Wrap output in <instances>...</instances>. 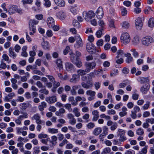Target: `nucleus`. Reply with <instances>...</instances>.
<instances>
[{
	"mask_svg": "<svg viewBox=\"0 0 154 154\" xmlns=\"http://www.w3.org/2000/svg\"><path fill=\"white\" fill-rule=\"evenodd\" d=\"M141 42L143 45L148 46L151 45L153 42V38L150 36H146L142 38Z\"/></svg>",
	"mask_w": 154,
	"mask_h": 154,
	"instance_id": "obj_1",
	"label": "nucleus"
},
{
	"mask_svg": "<svg viewBox=\"0 0 154 154\" xmlns=\"http://www.w3.org/2000/svg\"><path fill=\"white\" fill-rule=\"evenodd\" d=\"M78 40L77 41L76 43L74 45L75 48H79L80 47H82L83 46L82 40L79 37H78Z\"/></svg>",
	"mask_w": 154,
	"mask_h": 154,
	"instance_id": "obj_16",
	"label": "nucleus"
},
{
	"mask_svg": "<svg viewBox=\"0 0 154 154\" xmlns=\"http://www.w3.org/2000/svg\"><path fill=\"white\" fill-rule=\"evenodd\" d=\"M113 142V144L115 145L119 146L122 144L121 142L119 139V140L116 139L114 140Z\"/></svg>",
	"mask_w": 154,
	"mask_h": 154,
	"instance_id": "obj_57",
	"label": "nucleus"
},
{
	"mask_svg": "<svg viewBox=\"0 0 154 154\" xmlns=\"http://www.w3.org/2000/svg\"><path fill=\"white\" fill-rule=\"evenodd\" d=\"M121 42L124 44H127L129 43L131 38L129 34L126 32L122 33L120 37Z\"/></svg>",
	"mask_w": 154,
	"mask_h": 154,
	"instance_id": "obj_2",
	"label": "nucleus"
},
{
	"mask_svg": "<svg viewBox=\"0 0 154 154\" xmlns=\"http://www.w3.org/2000/svg\"><path fill=\"white\" fill-rule=\"evenodd\" d=\"M9 56L14 59L17 56V54L14 51V49L12 47H10L9 49Z\"/></svg>",
	"mask_w": 154,
	"mask_h": 154,
	"instance_id": "obj_13",
	"label": "nucleus"
},
{
	"mask_svg": "<svg viewBox=\"0 0 154 154\" xmlns=\"http://www.w3.org/2000/svg\"><path fill=\"white\" fill-rule=\"evenodd\" d=\"M47 106V103L44 101L42 102L38 106L39 110L42 112Z\"/></svg>",
	"mask_w": 154,
	"mask_h": 154,
	"instance_id": "obj_22",
	"label": "nucleus"
},
{
	"mask_svg": "<svg viewBox=\"0 0 154 154\" xmlns=\"http://www.w3.org/2000/svg\"><path fill=\"white\" fill-rule=\"evenodd\" d=\"M48 131L49 133L52 134H56L58 132V129L49 128L48 129Z\"/></svg>",
	"mask_w": 154,
	"mask_h": 154,
	"instance_id": "obj_34",
	"label": "nucleus"
},
{
	"mask_svg": "<svg viewBox=\"0 0 154 154\" xmlns=\"http://www.w3.org/2000/svg\"><path fill=\"white\" fill-rule=\"evenodd\" d=\"M56 16L57 18L60 20H63L66 17V14L63 11H60L56 14Z\"/></svg>",
	"mask_w": 154,
	"mask_h": 154,
	"instance_id": "obj_11",
	"label": "nucleus"
},
{
	"mask_svg": "<svg viewBox=\"0 0 154 154\" xmlns=\"http://www.w3.org/2000/svg\"><path fill=\"white\" fill-rule=\"evenodd\" d=\"M57 75L59 79L61 80H66L68 79V76L67 75H65L63 76L61 73L59 72L57 73Z\"/></svg>",
	"mask_w": 154,
	"mask_h": 154,
	"instance_id": "obj_25",
	"label": "nucleus"
},
{
	"mask_svg": "<svg viewBox=\"0 0 154 154\" xmlns=\"http://www.w3.org/2000/svg\"><path fill=\"white\" fill-rule=\"evenodd\" d=\"M150 103L149 101H147L146 102V103L142 107V108L144 110L147 109L150 106Z\"/></svg>",
	"mask_w": 154,
	"mask_h": 154,
	"instance_id": "obj_47",
	"label": "nucleus"
},
{
	"mask_svg": "<svg viewBox=\"0 0 154 154\" xmlns=\"http://www.w3.org/2000/svg\"><path fill=\"white\" fill-rule=\"evenodd\" d=\"M51 140L50 142L53 145H55L57 143L56 142L57 140V138L56 136L54 135L51 137Z\"/></svg>",
	"mask_w": 154,
	"mask_h": 154,
	"instance_id": "obj_31",
	"label": "nucleus"
},
{
	"mask_svg": "<svg viewBox=\"0 0 154 154\" xmlns=\"http://www.w3.org/2000/svg\"><path fill=\"white\" fill-rule=\"evenodd\" d=\"M141 38L139 35L135 36V45H138L141 44Z\"/></svg>",
	"mask_w": 154,
	"mask_h": 154,
	"instance_id": "obj_35",
	"label": "nucleus"
},
{
	"mask_svg": "<svg viewBox=\"0 0 154 154\" xmlns=\"http://www.w3.org/2000/svg\"><path fill=\"white\" fill-rule=\"evenodd\" d=\"M86 94L88 95H90L91 96H94L96 93L94 91L91 90H89L86 91Z\"/></svg>",
	"mask_w": 154,
	"mask_h": 154,
	"instance_id": "obj_43",
	"label": "nucleus"
},
{
	"mask_svg": "<svg viewBox=\"0 0 154 154\" xmlns=\"http://www.w3.org/2000/svg\"><path fill=\"white\" fill-rule=\"evenodd\" d=\"M129 82L128 80H127L123 81V82L120 83L119 85V88H123L125 87L126 85H127Z\"/></svg>",
	"mask_w": 154,
	"mask_h": 154,
	"instance_id": "obj_36",
	"label": "nucleus"
},
{
	"mask_svg": "<svg viewBox=\"0 0 154 154\" xmlns=\"http://www.w3.org/2000/svg\"><path fill=\"white\" fill-rule=\"evenodd\" d=\"M79 9L78 7L77 6H75L72 7L70 9V11L74 14H77L78 11Z\"/></svg>",
	"mask_w": 154,
	"mask_h": 154,
	"instance_id": "obj_29",
	"label": "nucleus"
},
{
	"mask_svg": "<svg viewBox=\"0 0 154 154\" xmlns=\"http://www.w3.org/2000/svg\"><path fill=\"white\" fill-rule=\"evenodd\" d=\"M86 72L85 69V70L82 69H79L77 71V75L80 76H83L86 74Z\"/></svg>",
	"mask_w": 154,
	"mask_h": 154,
	"instance_id": "obj_32",
	"label": "nucleus"
},
{
	"mask_svg": "<svg viewBox=\"0 0 154 154\" xmlns=\"http://www.w3.org/2000/svg\"><path fill=\"white\" fill-rule=\"evenodd\" d=\"M103 41L102 39L99 40L97 42V44L98 46H102L103 45Z\"/></svg>",
	"mask_w": 154,
	"mask_h": 154,
	"instance_id": "obj_64",
	"label": "nucleus"
},
{
	"mask_svg": "<svg viewBox=\"0 0 154 154\" xmlns=\"http://www.w3.org/2000/svg\"><path fill=\"white\" fill-rule=\"evenodd\" d=\"M95 124L93 122H90L87 125V127L90 129L93 128Z\"/></svg>",
	"mask_w": 154,
	"mask_h": 154,
	"instance_id": "obj_61",
	"label": "nucleus"
},
{
	"mask_svg": "<svg viewBox=\"0 0 154 154\" xmlns=\"http://www.w3.org/2000/svg\"><path fill=\"white\" fill-rule=\"evenodd\" d=\"M47 23L48 27L51 28L54 25V20L51 17H48L47 20Z\"/></svg>",
	"mask_w": 154,
	"mask_h": 154,
	"instance_id": "obj_10",
	"label": "nucleus"
},
{
	"mask_svg": "<svg viewBox=\"0 0 154 154\" xmlns=\"http://www.w3.org/2000/svg\"><path fill=\"white\" fill-rule=\"evenodd\" d=\"M103 11L102 8L99 7L96 12V15L98 19L102 18L103 16Z\"/></svg>",
	"mask_w": 154,
	"mask_h": 154,
	"instance_id": "obj_9",
	"label": "nucleus"
},
{
	"mask_svg": "<svg viewBox=\"0 0 154 154\" xmlns=\"http://www.w3.org/2000/svg\"><path fill=\"white\" fill-rule=\"evenodd\" d=\"M148 26L152 28L154 26V18L151 17L149 18L148 23Z\"/></svg>",
	"mask_w": 154,
	"mask_h": 154,
	"instance_id": "obj_27",
	"label": "nucleus"
},
{
	"mask_svg": "<svg viewBox=\"0 0 154 154\" xmlns=\"http://www.w3.org/2000/svg\"><path fill=\"white\" fill-rule=\"evenodd\" d=\"M103 134L106 135L108 134V128L106 126H104L103 127Z\"/></svg>",
	"mask_w": 154,
	"mask_h": 154,
	"instance_id": "obj_60",
	"label": "nucleus"
},
{
	"mask_svg": "<svg viewBox=\"0 0 154 154\" xmlns=\"http://www.w3.org/2000/svg\"><path fill=\"white\" fill-rule=\"evenodd\" d=\"M38 22V21L35 20H30L29 23V26H35V25L37 24Z\"/></svg>",
	"mask_w": 154,
	"mask_h": 154,
	"instance_id": "obj_39",
	"label": "nucleus"
},
{
	"mask_svg": "<svg viewBox=\"0 0 154 154\" xmlns=\"http://www.w3.org/2000/svg\"><path fill=\"white\" fill-rule=\"evenodd\" d=\"M84 17L87 21H89L90 19L93 18L95 16V13L92 11H89L87 12L84 11L83 13Z\"/></svg>",
	"mask_w": 154,
	"mask_h": 154,
	"instance_id": "obj_4",
	"label": "nucleus"
},
{
	"mask_svg": "<svg viewBox=\"0 0 154 154\" xmlns=\"http://www.w3.org/2000/svg\"><path fill=\"white\" fill-rule=\"evenodd\" d=\"M150 11H153V10L151 9V7L148 6L146 7L145 9L143 10L144 13L146 14H149Z\"/></svg>",
	"mask_w": 154,
	"mask_h": 154,
	"instance_id": "obj_45",
	"label": "nucleus"
},
{
	"mask_svg": "<svg viewBox=\"0 0 154 154\" xmlns=\"http://www.w3.org/2000/svg\"><path fill=\"white\" fill-rule=\"evenodd\" d=\"M86 49L88 52L93 51L92 50H94L95 48L94 45L91 43H88L87 44Z\"/></svg>",
	"mask_w": 154,
	"mask_h": 154,
	"instance_id": "obj_17",
	"label": "nucleus"
},
{
	"mask_svg": "<svg viewBox=\"0 0 154 154\" xmlns=\"http://www.w3.org/2000/svg\"><path fill=\"white\" fill-rule=\"evenodd\" d=\"M65 112V110L63 108H60L58 111H56V115L57 116H60L61 114L64 113Z\"/></svg>",
	"mask_w": 154,
	"mask_h": 154,
	"instance_id": "obj_38",
	"label": "nucleus"
},
{
	"mask_svg": "<svg viewBox=\"0 0 154 154\" xmlns=\"http://www.w3.org/2000/svg\"><path fill=\"white\" fill-rule=\"evenodd\" d=\"M72 25L78 28H79L80 26L79 23L77 20H73Z\"/></svg>",
	"mask_w": 154,
	"mask_h": 154,
	"instance_id": "obj_46",
	"label": "nucleus"
},
{
	"mask_svg": "<svg viewBox=\"0 0 154 154\" xmlns=\"http://www.w3.org/2000/svg\"><path fill=\"white\" fill-rule=\"evenodd\" d=\"M33 2V0H23L22 1V2L23 5L25 4H31Z\"/></svg>",
	"mask_w": 154,
	"mask_h": 154,
	"instance_id": "obj_56",
	"label": "nucleus"
},
{
	"mask_svg": "<svg viewBox=\"0 0 154 154\" xmlns=\"http://www.w3.org/2000/svg\"><path fill=\"white\" fill-rule=\"evenodd\" d=\"M143 23L142 18L138 17L135 22V29L138 30H140L142 28Z\"/></svg>",
	"mask_w": 154,
	"mask_h": 154,
	"instance_id": "obj_6",
	"label": "nucleus"
},
{
	"mask_svg": "<svg viewBox=\"0 0 154 154\" xmlns=\"http://www.w3.org/2000/svg\"><path fill=\"white\" fill-rule=\"evenodd\" d=\"M103 30L104 29L101 28L97 31L96 33V35L97 38H100L101 37L103 34Z\"/></svg>",
	"mask_w": 154,
	"mask_h": 154,
	"instance_id": "obj_30",
	"label": "nucleus"
},
{
	"mask_svg": "<svg viewBox=\"0 0 154 154\" xmlns=\"http://www.w3.org/2000/svg\"><path fill=\"white\" fill-rule=\"evenodd\" d=\"M43 88V89L39 90V92L46 95H48L49 93L48 91L46 89L45 87Z\"/></svg>",
	"mask_w": 154,
	"mask_h": 154,
	"instance_id": "obj_49",
	"label": "nucleus"
},
{
	"mask_svg": "<svg viewBox=\"0 0 154 154\" xmlns=\"http://www.w3.org/2000/svg\"><path fill=\"white\" fill-rule=\"evenodd\" d=\"M45 100L49 103L52 104L56 102L57 100V98L55 96H53L51 97H47L45 98Z\"/></svg>",
	"mask_w": 154,
	"mask_h": 154,
	"instance_id": "obj_7",
	"label": "nucleus"
},
{
	"mask_svg": "<svg viewBox=\"0 0 154 154\" xmlns=\"http://www.w3.org/2000/svg\"><path fill=\"white\" fill-rule=\"evenodd\" d=\"M117 134L118 136H122L125 135V131L123 130L119 129L118 130Z\"/></svg>",
	"mask_w": 154,
	"mask_h": 154,
	"instance_id": "obj_41",
	"label": "nucleus"
},
{
	"mask_svg": "<svg viewBox=\"0 0 154 154\" xmlns=\"http://www.w3.org/2000/svg\"><path fill=\"white\" fill-rule=\"evenodd\" d=\"M65 68L66 70L68 71H71L74 69V66L70 62H66L65 64Z\"/></svg>",
	"mask_w": 154,
	"mask_h": 154,
	"instance_id": "obj_12",
	"label": "nucleus"
},
{
	"mask_svg": "<svg viewBox=\"0 0 154 154\" xmlns=\"http://www.w3.org/2000/svg\"><path fill=\"white\" fill-rule=\"evenodd\" d=\"M98 24L100 26L101 28L104 29V26H105L104 22L102 20H100L98 21Z\"/></svg>",
	"mask_w": 154,
	"mask_h": 154,
	"instance_id": "obj_58",
	"label": "nucleus"
},
{
	"mask_svg": "<svg viewBox=\"0 0 154 154\" xmlns=\"http://www.w3.org/2000/svg\"><path fill=\"white\" fill-rule=\"evenodd\" d=\"M148 146H146L145 147L142 149L141 151H140L139 152H141L142 154H146L147 153V149L148 148Z\"/></svg>",
	"mask_w": 154,
	"mask_h": 154,
	"instance_id": "obj_59",
	"label": "nucleus"
},
{
	"mask_svg": "<svg viewBox=\"0 0 154 154\" xmlns=\"http://www.w3.org/2000/svg\"><path fill=\"white\" fill-rule=\"evenodd\" d=\"M85 71L86 73L90 72L91 70L94 68L96 66L95 62H87L85 64Z\"/></svg>",
	"mask_w": 154,
	"mask_h": 154,
	"instance_id": "obj_3",
	"label": "nucleus"
},
{
	"mask_svg": "<svg viewBox=\"0 0 154 154\" xmlns=\"http://www.w3.org/2000/svg\"><path fill=\"white\" fill-rule=\"evenodd\" d=\"M43 48L45 50H49L50 48L49 44L48 42H43L42 44Z\"/></svg>",
	"mask_w": 154,
	"mask_h": 154,
	"instance_id": "obj_24",
	"label": "nucleus"
},
{
	"mask_svg": "<svg viewBox=\"0 0 154 154\" xmlns=\"http://www.w3.org/2000/svg\"><path fill=\"white\" fill-rule=\"evenodd\" d=\"M120 9L121 11V14L122 16H125L127 14V11L126 8L124 7H121Z\"/></svg>",
	"mask_w": 154,
	"mask_h": 154,
	"instance_id": "obj_40",
	"label": "nucleus"
},
{
	"mask_svg": "<svg viewBox=\"0 0 154 154\" xmlns=\"http://www.w3.org/2000/svg\"><path fill=\"white\" fill-rule=\"evenodd\" d=\"M146 122H147L150 123L151 124H154V118H148L146 119Z\"/></svg>",
	"mask_w": 154,
	"mask_h": 154,
	"instance_id": "obj_62",
	"label": "nucleus"
},
{
	"mask_svg": "<svg viewBox=\"0 0 154 154\" xmlns=\"http://www.w3.org/2000/svg\"><path fill=\"white\" fill-rule=\"evenodd\" d=\"M102 131V129L101 128H96L94 129L93 132V134L95 136H97L101 133Z\"/></svg>",
	"mask_w": 154,
	"mask_h": 154,
	"instance_id": "obj_26",
	"label": "nucleus"
},
{
	"mask_svg": "<svg viewBox=\"0 0 154 154\" xmlns=\"http://www.w3.org/2000/svg\"><path fill=\"white\" fill-rule=\"evenodd\" d=\"M29 29L30 31H32L29 32L30 35H33L34 33H35L36 31L35 26H29Z\"/></svg>",
	"mask_w": 154,
	"mask_h": 154,
	"instance_id": "obj_33",
	"label": "nucleus"
},
{
	"mask_svg": "<svg viewBox=\"0 0 154 154\" xmlns=\"http://www.w3.org/2000/svg\"><path fill=\"white\" fill-rule=\"evenodd\" d=\"M72 112L74 113L76 117H79L81 115L80 112L79 111L77 107H75L73 109Z\"/></svg>",
	"mask_w": 154,
	"mask_h": 154,
	"instance_id": "obj_37",
	"label": "nucleus"
},
{
	"mask_svg": "<svg viewBox=\"0 0 154 154\" xmlns=\"http://www.w3.org/2000/svg\"><path fill=\"white\" fill-rule=\"evenodd\" d=\"M16 6L10 5L9 7L8 11L10 14H11L16 12Z\"/></svg>",
	"mask_w": 154,
	"mask_h": 154,
	"instance_id": "obj_19",
	"label": "nucleus"
},
{
	"mask_svg": "<svg viewBox=\"0 0 154 154\" xmlns=\"http://www.w3.org/2000/svg\"><path fill=\"white\" fill-rule=\"evenodd\" d=\"M82 85L83 88L88 89L91 88L93 85V84L91 82H90L89 85H88L84 82H82L81 84Z\"/></svg>",
	"mask_w": 154,
	"mask_h": 154,
	"instance_id": "obj_28",
	"label": "nucleus"
},
{
	"mask_svg": "<svg viewBox=\"0 0 154 154\" xmlns=\"http://www.w3.org/2000/svg\"><path fill=\"white\" fill-rule=\"evenodd\" d=\"M55 63L60 70L63 69V62L61 59L57 60L55 61Z\"/></svg>",
	"mask_w": 154,
	"mask_h": 154,
	"instance_id": "obj_18",
	"label": "nucleus"
},
{
	"mask_svg": "<svg viewBox=\"0 0 154 154\" xmlns=\"http://www.w3.org/2000/svg\"><path fill=\"white\" fill-rule=\"evenodd\" d=\"M111 151V149L109 147H106L104 149L101 154H107L110 152Z\"/></svg>",
	"mask_w": 154,
	"mask_h": 154,
	"instance_id": "obj_44",
	"label": "nucleus"
},
{
	"mask_svg": "<svg viewBox=\"0 0 154 154\" xmlns=\"http://www.w3.org/2000/svg\"><path fill=\"white\" fill-rule=\"evenodd\" d=\"M54 1L57 6L60 7H63L65 5V2L64 0H54Z\"/></svg>",
	"mask_w": 154,
	"mask_h": 154,
	"instance_id": "obj_14",
	"label": "nucleus"
},
{
	"mask_svg": "<svg viewBox=\"0 0 154 154\" xmlns=\"http://www.w3.org/2000/svg\"><path fill=\"white\" fill-rule=\"evenodd\" d=\"M17 133L18 134H22L23 131V129L22 128L17 127L16 128Z\"/></svg>",
	"mask_w": 154,
	"mask_h": 154,
	"instance_id": "obj_55",
	"label": "nucleus"
},
{
	"mask_svg": "<svg viewBox=\"0 0 154 154\" xmlns=\"http://www.w3.org/2000/svg\"><path fill=\"white\" fill-rule=\"evenodd\" d=\"M32 73L37 74L40 75H43V73L41 71L37 69L34 70L32 71Z\"/></svg>",
	"mask_w": 154,
	"mask_h": 154,
	"instance_id": "obj_53",
	"label": "nucleus"
},
{
	"mask_svg": "<svg viewBox=\"0 0 154 154\" xmlns=\"http://www.w3.org/2000/svg\"><path fill=\"white\" fill-rule=\"evenodd\" d=\"M69 119V122L72 125H74L76 123V119L74 118V116L72 113H69L67 115Z\"/></svg>",
	"mask_w": 154,
	"mask_h": 154,
	"instance_id": "obj_8",
	"label": "nucleus"
},
{
	"mask_svg": "<svg viewBox=\"0 0 154 154\" xmlns=\"http://www.w3.org/2000/svg\"><path fill=\"white\" fill-rule=\"evenodd\" d=\"M48 136L47 134L43 133H41L38 136V137L39 139L46 138L48 137Z\"/></svg>",
	"mask_w": 154,
	"mask_h": 154,
	"instance_id": "obj_50",
	"label": "nucleus"
},
{
	"mask_svg": "<svg viewBox=\"0 0 154 154\" xmlns=\"http://www.w3.org/2000/svg\"><path fill=\"white\" fill-rule=\"evenodd\" d=\"M57 138L60 141L62 140L64 138V135L62 134L59 133L57 134Z\"/></svg>",
	"mask_w": 154,
	"mask_h": 154,
	"instance_id": "obj_63",
	"label": "nucleus"
},
{
	"mask_svg": "<svg viewBox=\"0 0 154 154\" xmlns=\"http://www.w3.org/2000/svg\"><path fill=\"white\" fill-rule=\"evenodd\" d=\"M22 120L18 117L17 118L15 119L14 122L16 124L19 125H21Z\"/></svg>",
	"mask_w": 154,
	"mask_h": 154,
	"instance_id": "obj_54",
	"label": "nucleus"
},
{
	"mask_svg": "<svg viewBox=\"0 0 154 154\" xmlns=\"http://www.w3.org/2000/svg\"><path fill=\"white\" fill-rule=\"evenodd\" d=\"M117 55L116 56V58H118L120 57H122L124 54V52L122 50H118L117 53Z\"/></svg>",
	"mask_w": 154,
	"mask_h": 154,
	"instance_id": "obj_42",
	"label": "nucleus"
},
{
	"mask_svg": "<svg viewBox=\"0 0 154 154\" xmlns=\"http://www.w3.org/2000/svg\"><path fill=\"white\" fill-rule=\"evenodd\" d=\"M125 56L127 57L125 61L126 63H129L132 62L133 59L132 57H131V54L128 53L125 54Z\"/></svg>",
	"mask_w": 154,
	"mask_h": 154,
	"instance_id": "obj_21",
	"label": "nucleus"
},
{
	"mask_svg": "<svg viewBox=\"0 0 154 154\" xmlns=\"http://www.w3.org/2000/svg\"><path fill=\"white\" fill-rule=\"evenodd\" d=\"M73 63L77 67L79 68H81L82 65V63L80 60L79 58L76 57L75 60L74 62Z\"/></svg>",
	"mask_w": 154,
	"mask_h": 154,
	"instance_id": "obj_23",
	"label": "nucleus"
},
{
	"mask_svg": "<svg viewBox=\"0 0 154 154\" xmlns=\"http://www.w3.org/2000/svg\"><path fill=\"white\" fill-rule=\"evenodd\" d=\"M79 79V75L76 74H73L72 75V78L70 79V81L72 83H75Z\"/></svg>",
	"mask_w": 154,
	"mask_h": 154,
	"instance_id": "obj_20",
	"label": "nucleus"
},
{
	"mask_svg": "<svg viewBox=\"0 0 154 154\" xmlns=\"http://www.w3.org/2000/svg\"><path fill=\"white\" fill-rule=\"evenodd\" d=\"M136 133L137 134L139 135H143L144 134L143 129L141 128H139L137 130Z\"/></svg>",
	"mask_w": 154,
	"mask_h": 154,
	"instance_id": "obj_52",
	"label": "nucleus"
},
{
	"mask_svg": "<svg viewBox=\"0 0 154 154\" xmlns=\"http://www.w3.org/2000/svg\"><path fill=\"white\" fill-rule=\"evenodd\" d=\"M137 80L139 82H140L141 84L149 83V79L148 77H139L137 79Z\"/></svg>",
	"mask_w": 154,
	"mask_h": 154,
	"instance_id": "obj_15",
	"label": "nucleus"
},
{
	"mask_svg": "<svg viewBox=\"0 0 154 154\" xmlns=\"http://www.w3.org/2000/svg\"><path fill=\"white\" fill-rule=\"evenodd\" d=\"M71 105L70 104L67 103L64 105V107L68 109L69 112H71L72 109L71 108Z\"/></svg>",
	"mask_w": 154,
	"mask_h": 154,
	"instance_id": "obj_48",
	"label": "nucleus"
},
{
	"mask_svg": "<svg viewBox=\"0 0 154 154\" xmlns=\"http://www.w3.org/2000/svg\"><path fill=\"white\" fill-rule=\"evenodd\" d=\"M150 88V85L149 83H147L143 85L140 88V91L144 94H147Z\"/></svg>",
	"mask_w": 154,
	"mask_h": 154,
	"instance_id": "obj_5",
	"label": "nucleus"
},
{
	"mask_svg": "<svg viewBox=\"0 0 154 154\" xmlns=\"http://www.w3.org/2000/svg\"><path fill=\"white\" fill-rule=\"evenodd\" d=\"M117 124L116 122H114L113 124L110 127V130L112 131H114L117 128Z\"/></svg>",
	"mask_w": 154,
	"mask_h": 154,
	"instance_id": "obj_51",
	"label": "nucleus"
}]
</instances>
